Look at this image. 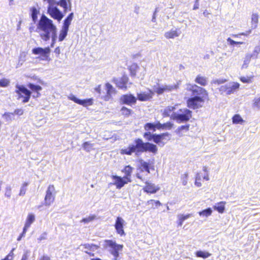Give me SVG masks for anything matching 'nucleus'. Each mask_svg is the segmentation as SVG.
<instances>
[{"mask_svg":"<svg viewBox=\"0 0 260 260\" xmlns=\"http://www.w3.org/2000/svg\"><path fill=\"white\" fill-rule=\"evenodd\" d=\"M93 146V144L90 143L89 142H85L82 144L83 148L87 152H89L91 150Z\"/></svg>","mask_w":260,"mask_h":260,"instance_id":"44","label":"nucleus"},{"mask_svg":"<svg viewBox=\"0 0 260 260\" xmlns=\"http://www.w3.org/2000/svg\"><path fill=\"white\" fill-rule=\"evenodd\" d=\"M251 32V29H249V30L246 31V32H243L239 33L238 35H233V37L236 38V37H238V36H247L248 35H249Z\"/></svg>","mask_w":260,"mask_h":260,"instance_id":"54","label":"nucleus"},{"mask_svg":"<svg viewBox=\"0 0 260 260\" xmlns=\"http://www.w3.org/2000/svg\"><path fill=\"white\" fill-rule=\"evenodd\" d=\"M10 81L8 79L3 78L0 80V86L5 87L9 85Z\"/></svg>","mask_w":260,"mask_h":260,"instance_id":"47","label":"nucleus"},{"mask_svg":"<svg viewBox=\"0 0 260 260\" xmlns=\"http://www.w3.org/2000/svg\"><path fill=\"white\" fill-rule=\"evenodd\" d=\"M29 252L26 251L23 253L21 260H28Z\"/></svg>","mask_w":260,"mask_h":260,"instance_id":"59","label":"nucleus"},{"mask_svg":"<svg viewBox=\"0 0 260 260\" xmlns=\"http://www.w3.org/2000/svg\"><path fill=\"white\" fill-rule=\"evenodd\" d=\"M143 190L145 192L152 194L156 193L159 190V187L155 186L154 184L146 181L145 185L143 187Z\"/></svg>","mask_w":260,"mask_h":260,"instance_id":"20","label":"nucleus"},{"mask_svg":"<svg viewBox=\"0 0 260 260\" xmlns=\"http://www.w3.org/2000/svg\"><path fill=\"white\" fill-rule=\"evenodd\" d=\"M180 112L182 114H177L174 116V118L179 122H186L188 121L192 116V112L186 108L180 109Z\"/></svg>","mask_w":260,"mask_h":260,"instance_id":"13","label":"nucleus"},{"mask_svg":"<svg viewBox=\"0 0 260 260\" xmlns=\"http://www.w3.org/2000/svg\"><path fill=\"white\" fill-rule=\"evenodd\" d=\"M258 22V15L257 13L252 14L251 15V23L254 24V28L257 27V24Z\"/></svg>","mask_w":260,"mask_h":260,"instance_id":"42","label":"nucleus"},{"mask_svg":"<svg viewBox=\"0 0 260 260\" xmlns=\"http://www.w3.org/2000/svg\"><path fill=\"white\" fill-rule=\"evenodd\" d=\"M54 52L57 54L58 55H59V54H60V49H59V47H57L55 50H54Z\"/></svg>","mask_w":260,"mask_h":260,"instance_id":"64","label":"nucleus"},{"mask_svg":"<svg viewBox=\"0 0 260 260\" xmlns=\"http://www.w3.org/2000/svg\"><path fill=\"white\" fill-rule=\"evenodd\" d=\"M35 217L32 213H29L27 216L24 227L28 229L30 225L35 221Z\"/></svg>","mask_w":260,"mask_h":260,"instance_id":"29","label":"nucleus"},{"mask_svg":"<svg viewBox=\"0 0 260 260\" xmlns=\"http://www.w3.org/2000/svg\"><path fill=\"white\" fill-rule=\"evenodd\" d=\"M95 91L99 94H101V85H99L95 88Z\"/></svg>","mask_w":260,"mask_h":260,"instance_id":"61","label":"nucleus"},{"mask_svg":"<svg viewBox=\"0 0 260 260\" xmlns=\"http://www.w3.org/2000/svg\"><path fill=\"white\" fill-rule=\"evenodd\" d=\"M83 247L86 249V251H91L97 250L100 248L99 245L94 244L85 243L82 245Z\"/></svg>","mask_w":260,"mask_h":260,"instance_id":"30","label":"nucleus"},{"mask_svg":"<svg viewBox=\"0 0 260 260\" xmlns=\"http://www.w3.org/2000/svg\"><path fill=\"white\" fill-rule=\"evenodd\" d=\"M159 122L155 123L148 122L144 125V128L145 132L143 134V137L148 141H153L154 143L160 146H163L170 140V135L169 133L161 134H151L150 131L155 132L159 129Z\"/></svg>","mask_w":260,"mask_h":260,"instance_id":"3","label":"nucleus"},{"mask_svg":"<svg viewBox=\"0 0 260 260\" xmlns=\"http://www.w3.org/2000/svg\"><path fill=\"white\" fill-rule=\"evenodd\" d=\"M174 124L171 122L168 121L163 124L159 122V129H171L173 127Z\"/></svg>","mask_w":260,"mask_h":260,"instance_id":"33","label":"nucleus"},{"mask_svg":"<svg viewBox=\"0 0 260 260\" xmlns=\"http://www.w3.org/2000/svg\"><path fill=\"white\" fill-rule=\"evenodd\" d=\"M13 115H14L13 113H5L3 114V116H4L7 120L13 119Z\"/></svg>","mask_w":260,"mask_h":260,"instance_id":"53","label":"nucleus"},{"mask_svg":"<svg viewBox=\"0 0 260 260\" xmlns=\"http://www.w3.org/2000/svg\"><path fill=\"white\" fill-rule=\"evenodd\" d=\"M254 77L253 75L249 77L242 76L239 78V79L243 83H251L253 82Z\"/></svg>","mask_w":260,"mask_h":260,"instance_id":"40","label":"nucleus"},{"mask_svg":"<svg viewBox=\"0 0 260 260\" xmlns=\"http://www.w3.org/2000/svg\"><path fill=\"white\" fill-rule=\"evenodd\" d=\"M147 204L149 205H152V206L154 205L155 207H158L161 205V204L160 203L159 201H155L154 200H150L147 201Z\"/></svg>","mask_w":260,"mask_h":260,"instance_id":"51","label":"nucleus"},{"mask_svg":"<svg viewBox=\"0 0 260 260\" xmlns=\"http://www.w3.org/2000/svg\"><path fill=\"white\" fill-rule=\"evenodd\" d=\"M178 85H165L161 86H158L154 88V92L157 94H162L165 92H169L173 91V90L177 89Z\"/></svg>","mask_w":260,"mask_h":260,"instance_id":"15","label":"nucleus"},{"mask_svg":"<svg viewBox=\"0 0 260 260\" xmlns=\"http://www.w3.org/2000/svg\"><path fill=\"white\" fill-rule=\"evenodd\" d=\"M14 257V253L13 252V250H11L9 253L6 255V256L3 258L2 260H13Z\"/></svg>","mask_w":260,"mask_h":260,"instance_id":"52","label":"nucleus"},{"mask_svg":"<svg viewBox=\"0 0 260 260\" xmlns=\"http://www.w3.org/2000/svg\"><path fill=\"white\" fill-rule=\"evenodd\" d=\"M188 179V174L187 173H185L181 175V180L182 183L183 185H186L187 183Z\"/></svg>","mask_w":260,"mask_h":260,"instance_id":"49","label":"nucleus"},{"mask_svg":"<svg viewBox=\"0 0 260 260\" xmlns=\"http://www.w3.org/2000/svg\"><path fill=\"white\" fill-rule=\"evenodd\" d=\"M189 124L181 125L175 131V133L180 137L183 136V132H187L189 129Z\"/></svg>","mask_w":260,"mask_h":260,"instance_id":"28","label":"nucleus"},{"mask_svg":"<svg viewBox=\"0 0 260 260\" xmlns=\"http://www.w3.org/2000/svg\"><path fill=\"white\" fill-rule=\"evenodd\" d=\"M212 212V210L211 209V208H208L206 209L203 210L199 212V214L200 216L208 217L211 215Z\"/></svg>","mask_w":260,"mask_h":260,"instance_id":"41","label":"nucleus"},{"mask_svg":"<svg viewBox=\"0 0 260 260\" xmlns=\"http://www.w3.org/2000/svg\"><path fill=\"white\" fill-rule=\"evenodd\" d=\"M95 218V216L94 215L89 216L86 218H84L81 220V222L84 223H88L92 220H93Z\"/></svg>","mask_w":260,"mask_h":260,"instance_id":"48","label":"nucleus"},{"mask_svg":"<svg viewBox=\"0 0 260 260\" xmlns=\"http://www.w3.org/2000/svg\"><path fill=\"white\" fill-rule=\"evenodd\" d=\"M120 100L122 104L131 106L136 103L137 99L132 94H125L121 96Z\"/></svg>","mask_w":260,"mask_h":260,"instance_id":"17","label":"nucleus"},{"mask_svg":"<svg viewBox=\"0 0 260 260\" xmlns=\"http://www.w3.org/2000/svg\"><path fill=\"white\" fill-rule=\"evenodd\" d=\"M39 260H51L50 256L47 255H43L40 257Z\"/></svg>","mask_w":260,"mask_h":260,"instance_id":"60","label":"nucleus"},{"mask_svg":"<svg viewBox=\"0 0 260 260\" xmlns=\"http://www.w3.org/2000/svg\"><path fill=\"white\" fill-rule=\"evenodd\" d=\"M37 29L41 32L40 36L44 41H48L51 37L54 40L56 38V27L53 21L45 15H42L37 25Z\"/></svg>","mask_w":260,"mask_h":260,"instance_id":"4","label":"nucleus"},{"mask_svg":"<svg viewBox=\"0 0 260 260\" xmlns=\"http://www.w3.org/2000/svg\"><path fill=\"white\" fill-rule=\"evenodd\" d=\"M13 115H22L23 114V110L21 109H17L13 112Z\"/></svg>","mask_w":260,"mask_h":260,"instance_id":"57","label":"nucleus"},{"mask_svg":"<svg viewBox=\"0 0 260 260\" xmlns=\"http://www.w3.org/2000/svg\"><path fill=\"white\" fill-rule=\"evenodd\" d=\"M47 13L51 18L60 22L63 17V15L56 7V6H48Z\"/></svg>","mask_w":260,"mask_h":260,"instance_id":"12","label":"nucleus"},{"mask_svg":"<svg viewBox=\"0 0 260 260\" xmlns=\"http://www.w3.org/2000/svg\"><path fill=\"white\" fill-rule=\"evenodd\" d=\"M153 95V92L149 89L147 93L145 92L139 93L137 94V100L140 101L144 102L150 100Z\"/></svg>","mask_w":260,"mask_h":260,"instance_id":"21","label":"nucleus"},{"mask_svg":"<svg viewBox=\"0 0 260 260\" xmlns=\"http://www.w3.org/2000/svg\"><path fill=\"white\" fill-rule=\"evenodd\" d=\"M105 243L106 246L111 248L110 253L113 256L114 260H118L119 256V252L121 251L123 248L122 244H118L116 242L112 240H106Z\"/></svg>","mask_w":260,"mask_h":260,"instance_id":"5","label":"nucleus"},{"mask_svg":"<svg viewBox=\"0 0 260 260\" xmlns=\"http://www.w3.org/2000/svg\"><path fill=\"white\" fill-rule=\"evenodd\" d=\"M194 81L196 83L203 86H205L208 84L207 78L200 75H198L197 76Z\"/></svg>","mask_w":260,"mask_h":260,"instance_id":"27","label":"nucleus"},{"mask_svg":"<svg viewBox=\"0 0 260 260\" xmlns=\"http://www.w3.org/2000/svg\"><path fill=\"white\" fill-rule=\"evenodd\" d=\"M232 122L234 124H242L244 120L239 114H235L232 117Z\"/></svg>","mask_w":260,"mask_h":260,"instance_id":"39","label":"nucleus"},{"mask_svg":"<svg viewBox=\"0 0 260 260\" xmlns=\"http://www.w3.org/2000/svg\"><path fill=\"white\" fill-rule=\"evenodd\" d=\"M55 193L54 186L52 184L49 185L46 190L44 199V205L45 206H49L54 202Z\"/></svg>","mask_w":260,"mask_h":260,"instance_id":"9","label":"nucleus"},{"mask_svg":"<svg viewBox=\"0 0 260 260\" xmlns=\"http://www.w3.org/2000/svg\"><path fill=\"white\" fill-rule=\"evenodd\" d=\"M74 14L73 13H71L64 20L63 26V27L68 28L69 27L71 23V21L73 18Z\"/></svg>","mask_w":260,"mask_h":260,"instance_id":"34","label":"nucleus"},{"mask_svg":"<svg viewBox=\"0 0 260 260\" xmlns=\"http://www.w3.org/2000/svg\"><path fill=\"white\" fill-rule=\"evenodd\" d=\"M111 178L114 180L113 184L116 186L117 189H120L125 184L130 182L127 180L128 179L125 178L124 177H122L117 175H112Z\"/></svg>","mask_w":260,"mask_h":260,"instance_id":"16","label":"nucleus"},{"mask_svg":"<svg viewBox=\"0 0 260 260\" xmlns=\"http://www.w3.org/2000/svg\"><path fill=\"white\" fill-rule=\"evenodd\" d=\"M68 30V28L62 26V29L60 31L58 36L59 41L61 42L65 39V38L67 36Z\"/></svg>","mask_w":260,"mask_h":260,"instance_id":"31","label":"nucleus"},{"mask_svg":"<svg viewBox=\"0 0 260 260\" xmlns=\"http://www.w3.org/2000/svg\"><path fill=\"white\" fill-rule=\"evenodd\" d=\"M138 173L136 174V177L141 180H144L143 177V173L146 172V175L150 173V164L146 161H141L137 167Z\"/></svg>","mask_w":260,"mask_h":260,"instance_id":"11","label":"nucleus"},{"mask_svg":"<svg viewBox=\"0 0 260 260\" xmlns=\"http://www.w3.org/2000/svg\"><path fill=\"white\" fill-rule=\"evenodd\" d=\"M68 98L74 102L75 103L78 104L79 105H82L84 107H86L87 106H90L92 105L93 102L92 99H85V100H80L77 98L74 95L71 94L70 95Z\"/></svg>","mask_w":260,"mask_h":260,"instance_id":"19","label":"nucleus"},{"mask_svg":"<svg viewBox=\"0 0 260 260\" xmlns=\"http://www.w3.org/2000/svg\"><path fill=\"white\" fill-rule=\"evenodd\" d=\"M180 33L181 32L179 28H177L176 29H172L170 31L166 32L164 36L168 39H174L178 37Z\"/></svg>","mask_w":260,"mask_h":260,"instance_id":"22","label":"nucleus"},{"mask_svg":"<svg viewBox=\"0 0 260 260\" xmlns=\"http://www.w3.org/2000/svg\"><path fill=\"white\" fill-rule=\"evenodd\" d=\"M259 53H260V45L255 46L253 51L252 54H247L246 56V60L245 61H246L247 63H248L252 57H254L255 58H257V56Z\"/></svg>","mask_w":260,"mask_h":260,"instance_id":"25","label":"nucleus"},{"mask_svg":"<svg viewBox=\"0 0 260 260\" xmlns=\"http://www.w3.org/2000/svg\"><path fill=\"white\" fill-rule=\"evenodd\" d=\"M12 195V188L11 186H8L5 188V196L7 198H10Z\"/></svg>","mask_w":260,"mask_h":260,"instance_id":"46","label":"nucleus"},{"mask_svg":"<svg viewBox=\"0 0 260 260\" xmlns=\"http://www.w3.org/2000/svg\"><path fill=\"white\" fill-rule=\"evenodd\" d=\"M240 87V84L238 82H233L232 85L225 84L220 86L218 90L221 94L230 95L234 93Z\"/></svg>","mask_w":260,"mask_h":260,"instance_id":"8","label":"nucleus"},{"mask_svg":"<svg viewBox=\"0 0 260 260\" xmlns=\"http://www.w3.org/2000/svg\"><path fill=\"white\" fill-rule=\"evenodd\" d=\"M196 256L198 257H202L203 258H206L209 257L211 254L207 251H203L201 250L197 251L195 253Z\"/></svg>","mask_w":260,"mask_h":260,"instance_id":"37","label":"nucleus"},{"mask_svg":"<svg viewBox=\"0 0 260 260\" xmlns=\"http://www.w3.org/2000/svg\"><path fill=\"white\" fill-rule=\"evenodd\" d=\"M56 6H60L63 8V12L64 13L68 11L67 2L66 0H60L57 2Z\"/></svg>","mask_w":260,"mask_h":260,"instance_id":"43","label":"nucleus"},{"mask_svg":"<svg viewBox=\"0 0 260 260\" xmlns=\"http://www.w3.org/2000/svg\"><path fill=\"white\" fill-rule=\"evenodd\" d=\"M16 93L18 94V99H22L23 103H25L29 101L31 92L23 85H17Z\"/></svg>","mask_w":260,"mask_h":260,"instance_id":"7","label":"nucleus"},{"mask_svg":"<svg viewBox=\"0 0 260 260\" xmlns=\"http://www.w3.org/2000/svg\"><path fill=\"white\" fill-rule=\"evenodd\" d=\"M227 41L229 43V44L231 45H233L236 44V41H234L230 38H228Z\"/></svg>","mask_w":260,"mask_h":260,"instance_id":"62","label":"nucleus"},{"mask_svg":"<svg viewBox=\"0 0 260 260\" xmlns=\"http://www.w3.org/2000/svg\"><path fill=\"white\" fill-rule=\"evenodd\" d=\"M157 151L156 145L149 142H145L141 138H136L134 140L133 144L129 145L127 148L121 149L120 154L127 155L134 154L136 156H139L147 152L156 154Z\"/></svg>","mask_w":260,"mask_h":260,"instance_id":"2","label":"nucleus"},{"mask_svg":"<svg viewBox=\"0 0 260 260\" xmlns=\"http://www.w3.org/2000/svg\"><path fill=\"white\" fill-rule=\"evenodd\" d=\"M253 106L258 109H260V97L254 100Z\"/></svg>","mask_w":260,"mask_h":260,"instance_id":"55","label":"nucleus"},{"mask_svg":"<svg viewBox=\"0 0 260 260\" xmlns=\"http://www.w3.org/2000/svg\"><path fill=\"white\" fill-rule=\"evenodd\" d=\"M27 86L32 91L36 92V95H34L33 97L35 98H39L41 96V93H40V91L42 89V88L41 86L38 85H35L32 83H28L27 84Z\"/></svg>","mask_w":260,"mask_h":260,"instance_id":"24","label":"nucleus"},{"mask_svg":"<svg viewBox=\"0 0 260 260\" xmlns=\"http://www.w3.org/2000/svg\"><path fill=\"white\" fill-rule=\"evenodd\" d=\"M133 171V168L129 165L126 166L124 167L122 172L124 174V177L125 178H127V180L132 182L131 176Z\"/></svg>","mask_w":260,"mask_h":260,"instance_id":"23","label":"nucleus"},{"mask_svg":"<svg viewBox=\"0 0 260 260\" xmlns=\"http://www.w3.org/2000/svg\"><path fill=\"white\" fill-rule=\"evenodd\" d=\"M28 182H23L22 184V186L19 191V196H23L25 194L26 192V187L28 185Z\"/></svg>","mask_w":260,"mask_h":260,"instance_id":"45","label":"nucleus"},{"mask_svg":"<svg viewBox=\"0 0 260 260\" xmlns=\"http://www.w3.org/2000/svg\"><path fill=\"white\" fill-rule=\"evenodd\" d=\"M192 216V214H187L186 215H180L178 216V220L177 221V224L178 226H182L183 222L184 220L190 218Z\"/></svg>","mask_w":260,"mask_h":260,"instance_id":"32","label":"nucleus"},{"mask_svg":"<svg viewBox=\"0 0 260 260\" xmlns=\"http://www.w3.org/2000/svg\"><path fill=\"white\" fill-rule=\"evenodd\" d=\"M226 81V80L225 79H216L213 81V83L215 84H221L225 83Z\"/></svg>","mask_w":260,"mask_h":260,"instance_id":"56","label":"nucleus"},{"mask_svg":"<svg viewBox=\"0 0 260 260\" xmlns=\"http://www.w3.org/2000/svg\"><path fill=\"white\" fill-rule=\"evenodd\" d=\"M44 2H46L48 3V6H56L57 2L56 0H43Z\"/></svg>","mask_w":260,"mask_h":260,"instance_id":"58","label":"nucleus"},{"mask_svg":"<svg viewBox=\"0 0 260 260\" xmlns=\"http://www.w3.org/2000/svg\"><path fill=\"white\" fill-rule=\"evenodd\" d=\"M185 90L191 95L186 100L187 106L190 109L195 110L201 108L205 102L209 101L208 91L197 84L187 83Z\"/></svg>","mask_w":260,"mask_h":260,"instance_id":"1","label":"nucleus"},{"mask_svg":"<svg viewBox=\"0 0 260 260\" xmlns=\"http://www.w3.org/2000/svg\"><path fill=\"white\" fill-rule=\"evenodd\" d=\"M124 219L121 217L118 216L115 219L114 227L116 232L120 236H124L125 235L124 230Z\"/></svg>","mask_w":260,"mask_h":260,"instance_id":"14","label":"nucleus"},{"mask_svg":"<svg viewBox=\"0 0 260 260\" xmlns=\"http://www.w3.org/2000/svg\"><path fill=\"white\" fill-rule=\"evenodd\" d=\"M31 11V17L32 20L35 22L38 19V15L39 13V11L37 9L36 7H31L30 9Z\"/></svg>","mask_w":260,"mask_h":260,"instance_id":"38","label":"nucleus"},{"mask_svg":"<svg viewBox=\"0 0 260 260\" xmlns=\"http://www.w3.org/2000/svg\"><path fill=\"white\" fill-rule=\"evenodd\" d=\"M226 202L225 201H221L216 203L214 206L213 209L217 211L219 213L222 214L225 211V206Z\"/></svg>","mask_w":260,"mask_h":260,"instance_id":"26","label":"nucleus"},{"mask_svg":"<svg viewBox=\"0 0 260 260\" xmlns=\"http://www.w3.org/2000/svg\"><path fill=\"white\" fill-rule=\"evenodd\" d=\"M27 229V228L24 226L23 229V231L20 235L22 237H24Z\"/></svg>","mask_w":260,"mask_h":260,"instance_id":"63","label":"nucleus"},{"mask_svg":"<svg viewBox=\"0 0 260 260\" xmlns=\"http://www.w3.org/2000/svg\"><path fill=\"white\" fill-rule=\"evenodd\" d=\"M128 69L129 71L131 76L132 77H135L136 75V73L138 69H139V67L137 64L134 63L131 65Z\"/></svg>","mask_w":260,"mask_h":260,"instance_id":"35","label":"nucleus"},{"mask_svg":"<svg viewBox=\"0 0 260 260\" xmlns=\"http://www.w3.org/2000/svg\"><path fill=\"white\" fill-rule=\"evenodd\" d=\"M106 93L101 96V99L104 101H109L112 99V95L115 92V89L109 83L105 84Z\"/></svg>","mask_w":260,"mask_h":260,"instance_id":"18","label":"nucleus"},{"mask_svg":"<svg viewBox=\"0 0 260 260\" xmlns=\"http://www.w3.org/2000/svg\"><path fill=\"white\" fill-rule=\"evenodd\" d=\"M120 111L121 115L124 117H128L133 113V111L131 109L124 106L121 108Z\"/></svg>","mask_w":260,"mask_h":260,"instance_id":"36","label":"nucleus"},{"mask_svg":"<svg viewBox=\"0 0 260 260\" xmlns=\"http://www.w3.org/2000/svg\"><path fill=\"white\" fill-rule=\"evenodd\" d=\"M113 82L117 88L125 91L127 89V85L132 84L131 82H129V78L125 74L123 75L119 79H114Z\"/></svg>","mask_w":260,"mask_h":260,"instance_id":"10","label":"nucleus"},{"mask_svg":"<svg viewBox=\"0 0 260 260\" xmlns=\"http://www.w3.org/2000/svg\"><path fill=\"white\" fill-rule=\"evenodd\" d=\"M194 183L195 185L198 187H200L202 186L201 177L199 174L196 175Z\"/></svg>","mask_w":260,"mask_h":260,"instance_id":"50","label":"nucleus"},{"mask_svg":"<svg viewBox=\"0 0 260 260\" xmlns=\"http://www.w3.org/2000/svg\"><path fill=\"white\" fill-rule=\"evenodd\" d=\"M51 49L49 47L44 48L42 47H36L32 50V54L35 55H40L39 58L41 60H45L50 61L51 58L50 57V54Z\"/></svg>","mask_w":260,"mask_h":260,"instance_id":"6","label":"nucleus"}]
</instances>
